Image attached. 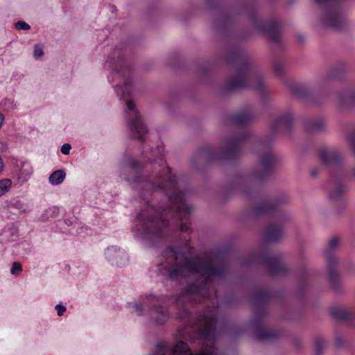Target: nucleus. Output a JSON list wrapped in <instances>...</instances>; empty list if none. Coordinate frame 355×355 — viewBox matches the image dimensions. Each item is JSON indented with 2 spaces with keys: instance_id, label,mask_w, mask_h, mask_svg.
<instances>
[{
  "instance_id": "f257e3e1",
  "label": "nucleus",
  "mask_w": 355,
  "mask_h": 355,
  "mask_svg": "<svg viewBox=\"0 0 355 355\" xmlns=\"http://www.w3.org/2000/svg\"><path fill=\"white\" fill-rule=\"evenodd\" d=\"M184 250L186 254L180 252L176 247L166 249L163 254L165 261L158 265V271L171 279H180L183 277H187L194 279L195 282L190 284L187 289L182 291L178 297L151 291L141 295V302H128V308L132 309L137 315H143L145 306H148L152 321L156 324H163L168 320L169 312L167 308L159 303L173 300L178 309L182 306L184 315H180L179 317L183 320L189 315L184 306L186 300L211 299V293H215L211 285L212 279L223 275L224 264L215 257L203 259L192 257L193 248L189 244L185 245Z\"/></svg>"
},
{
  "instance_id": "f03ea898",
  "label": "nucleus",
  "mask_w": 355,
  "mask_h": 355,
  "mask_svg": "<svg viewBox=\"0 0 355 355\" xmlns=\"http://www.w3.org/2000/svg\"><path fill=\"white\" fill-rule=\"evenodd\" d=\"M164 148L157 146L151 153L156 158L161 168L159 174L146 180L144 183L145 189L155 191L160 189L168 196L171 207H155L146 204L141 211L137 214L133 221L132 232L135 239L144 244H150L154 241L166 236L169 231L168 217H171V225L179 227L181 232H191V224L189 222L192 207L187 204V191L182 188V184L178 178L171 174V170L166 165L163 159Z\"/></svg>"
},
{
  "instance_id": "7ed1b4c3",
  "label": "nucleus",
  "mask_w": 355,
  "mask_h": 355,
  "mask_svg": "<svg viewBox=\"0 0 355 355\" xmlns=\"http://www.w3.org/2000/svg\"><path fill=\"white\" fill-rule=\"evenodd\" d=\"M216 324V317L211 311L200 316L194 324L187 325L178 332L182 338L191 340L190 333H192L202 341V347L196 354L192 353L186 343L178 340L173 343L166 341L158 343L154 352L150 355H216L214 348L217 337Z\"/></svg>"
},
{
  "instance_id": "20e7f679",
  "label": "nucleus",
  "mask_w": 355,
  "mask_h": 355,
  "mask_svg": "<svg viewBox=\"0 0 355 355\" xmlns=\"http://www.w3.org/2000/svg\"><path fill=\"white\" fill-rule=\"evenodd\" d=\"M104 67L107 70H111L107 78L109 82H114L115 78L123 82L124 88H121L119 85H113V87L119 98L125 102L129 117L128 123L132 136L137 139L144 140L147 128L136 110L134 103L128 101L131 93L132 80L130 69L124 61L121 51L118 49L113 50L105 61Z\"/></svg>"
},
{
  "instance_id": "39448f33",
  "label": "nucleus",
  "mask_w": 355,
  "mask_h": 355,
  "mask_svg": "<svg viewBox=\"0 0 355 355\" xmlns=\"http://www.w3.org/2000/svg\"><path fill=\"white\" fill-rule=\"evenodd\" d=\"M245 87L261 91L263 83L260 76L251 69L248 62L243 60L238 69L236 76L227 83L226 89L232 92Z\"/></svg>"
},
{
  "instance_id": "423d86ee",
  "label": "nucleus",
  "mask_w": 355,
  "mask_h": 355,
  "mask_svg": "<svg viewBox=\"0 0 355 355\" xmlns=\"http://www.w3.org/2000/svg\"><path fill=\"white\" fill-rule=\"evenodd\" d=\"M259 146L264 153L260 155L257 167L252 174L251 178L261 180H263L270 173L275 164V159L268 144L260 141Z\"/></svg>"
},
{
  "instance_id": "0eeeda50",
  "label": "nucleus",
  "mask_w": 355,
  "mask_h": 355,
  "mask_svg": "<svg viewBox=\"0 0 355 355\" xmlns=\"http://www.w3.org/2000/svg\"><path fill=\"white\" fill-rule=\"evenodd\" d=\"M287 218L282 213H275L271 222L267 226L265 230V239L268 241H277L282 234V227L286 222Z\"/></svg>"
},
{
  "instance_id": "6e6552de",
  "label": "nucleus",
  "mask_w": 355,
  "mask_h": 355,
  "mask_svg": "<svg viewBox=\"0 0 355 355\" xmlns=\"http://www.w3.org/2000/svg\"><path fill=\"white\" fill-rule=\"evenodd\" d=\"M105 259L112 266L123 267L128 263L126 252L116 245L107 247L104 251Z\"/></svg>"
},
{
  "instance_id": "1a4fd4ad",
  "label": "nucleus",
  "mask_w": 355,
  "mask_h": 355,
  "mask_svg": "<svg viewBox=\"0 0 355 355\" xmlns=\"http://www.w3.org/2000/svg\"><path fill=\"white\" fill-rule=\"evenodd\" d=\"M344 17L339 8L328 6L324 11L322 21L324 25L338 28L341 26Z\"/></svg>"
},
{
  "instance_id": "9d476101",
  "label": "nucleus",
  "mask_w": 355,
  "mask_h": 355,
  "mask_svg": "<svg viewBox=\"0 0 355 355\" xmlns=\"http://www.w3.org/2000/svg\"><path fill=\"white\" fill-rule=\"evenodd\" d=\"M339 244V239L338 238H333L329 243V245L325 250V254L327 257V264L329 272V277L331 281H334L337 279L338 272L334 268L337 259L332 254L331 251L336 248Z\"/></svg>"
},
{
  "instance_id": "9b49d317",
  "label": "nucleus",
  "mask_w": 355,
  "mask_h": 355,
  "mask_svg": "<svg viewBox=\"0 0 355 355\" xmlns=\"http://www.w3.org/2000/svg\"><path fill=\"white\" fill-rule=\"evenodd\" d=\"M256 27L259 31L266 33L272 40H277L279 27L277 21L273 20L267 24L259 21L256 24Z\"/></svg>"
},
{
  "instance_id": "f8f14e48",
  "label": "nucleus",
  "mask_w": 355,
  "mask_h": 355,
  "mask_svg": "<svg viewBox=\"0 0 355 355\" xmlns=\"http://www.w3.org/2000/svg\"><path fill=\"white\" fill-rule=\"evenodd\" d=\"M320 159L325 164H338L341 160V154L336 148H322L319 153Z\"/></svg>"
},
{
  "instance_id": "ddd939ff",
  "label": "nucleus",
  "mask_w": 355,
  "mask_h": 355,
  "mask_svg": "<svg viewBox=\"0 0 355 355\" xmlns=\"http://www.w3.org/2000/svg\"><path fill=\"white\" fill-rule=\"evenodd\" d=\"M248 137V132L247 131H243L232 138L230 140L227 141L225 143V148L227 151L232 155L235 154L238 150L239 149L242 143L245 140V139Z\"/></svg>"
},
{
  "instance_id": "4468645a",
  "label": "nucleus",
  "mask_w": 355,
  "mask_h": 355,
  "mask_svg": "<svg viewBox=\"0 0 355 355\" xmlns=\"http://www.w3.org/2000/svg\"><path fill=\"white\" fill-rule=\"evenodd\" d=\"M33 168L31 164L28 162H22L18 166V170L16 173V178L18 183L23 184L26 182L32 176Z\"/></svg>"
},
{
  "instance_id": "2eb2a0df",
  "label": "nucleus",
  "mask_w": 355,
  "mask_h": 355,
  "mask_svg": "<svg viewBox=\"0 0 355 355\" xmlns=\"http://www.w3.org/2000/svg\"><path fill=\"white\" fill-rule=\"evenodd\" d=\"M343 177H344V173L343 171H339L338 174L336 172L333 173V178L334 181L336 182L337 184L330 193V198L331 200H336L342 196L345 187L340 183L339 179Z\"/></svg>"
},
{
  "instance_id": "dca6fc26",
  "label": "nucleus",
  "mask_w": 355,
  "mask_h": 355,
  "mask_svg": "<svg viewBox=\"0 0 355 355\" xmlns=\"http://www.w3.org/2000/svg\"><path fill=\"white\" fill-rule=\"evenodd\" d=\"M253 118V114L249 110L240 111L231 116V121L236 125H244Z\"/></svg>"
},
{
  "instance_id": "f3484780",
  "label": "nucleus",
  "mask_w": 355,
  "mask_h": 355,
  "mask_svg": "<svg viewBox=\"0 0 355 355\" xmlns=\"http://www.w3.org/2000/svg\"><path fill=\"white\" fill-rule=\"evenodd\" d=\"M332 316L339 320H347L352 315V312L344 306H336L331 309Z\"/></svg>"
},
{
  "instance_id": "a211bd4d",
  "label": "nucleus",
  "mask_w": 355,
  "mask_h": 355,
  "mask_svg": "<svg viewBox=\"0 0 355 355\" xmlns=\"http://www.w3.org/2000/svg\"><path fill=\"white\" fill-rule=\"evenodd\" d=\"M18 236L17 230L15 227L4 229L0 234V241L3 243L14 241Z\"/></svg>"
},
{
  "instance_id": "6ab92c4d",
  "label": "nucleus",
  "mask_w": 355,
  "mask_h": 355,
  "mask_svg": "<svg viewBox=\"0 0 355 355\" xmlns=\"http://www.w3.org/2000/svg\"><path fill=\"white\" fill-rule=\"evenodd\" d=\"M267 261L270 272L272 274L279 273L283 271V265L282 264L278 256H270L268 257Z\"/></svg>"
},
{
  "instance_id": "aec40b11",
  "label": "nucleus",
  "mask_w": 355,
  "mask_h": 355,
  "mask_svg": "<svg viewBox=\"0 0 355 355\" xmlns=\"http://www.w3.org/2000/svg\"><path fill=\"white\" fill-rule=\"evenodd\" d=\"M293 120V114L290 112L283 116L277 117L273 122L272 126L274 129L281 127H289Z\"/></svg>"
},
{
  "instance_id": "412c9836",
  "label": "nucleus",
  "mask_w": 355,
  "mask_h": 355,
  "mask_svg": "<svg viewBox=\"0 0 355 355\" xmlns=\"http://www.w3.org/2000/svg\"><path fill=\"white\" fill-rule=\"evenodd\" d=\"M66 178L64 170L59 169L53 172L49 177V182L51 185L56 186L62 184Z\"/></svg>"
},
{
  "instance_id": "4be33fe9",
  "label": "nucleus",
  "mask_w": 355,
  "mask_h": 355,
  "mask_svg": "<svg viewBox=\"0 0 355 355\" xmlns=\"http://www.w3.org/2000/svg\"><path fill=\"white\" fill-rule=\"evenodd\" d=\"M139 165V163L136 159L131 157H128L120 166L121 176L123 175L122 171L128 169L135 170L138 168Z\"/></svg>"
},
{
  "instance_id": "5701e85b",
  "label": "nucleus",
  "mask_w": 355,
  "mask_h": 355,
  "mask_svg": "<svg viewBox=\"0 0 355 355\" xmlns=\"http://www.w3.org/2000/svg\"><path fill=\"white\" fill-rule=\"evenodd\" d=\"M58 213L59 209L58 207H51L44 210V213L41 214L39 218L42 221H47L50 218L56 217Z\"/></svg>"
},
{
  "instance_id": "b1692460",
  "label": "nucleus",
  "mask_w": 355,
  "mask_h": 355,
  "mask_svg": "<svg viewBox=\"0 0 355 355\" xmlns=\"http://www.w3.org/2000/svg\"><path fill=\"white\" fill-rule=\"evenodd\" d=\"M1 106L6 112H12L17 109V104L13 98H6L1 102Z\"/></svg>"
},
{
  "instance_id": "393cba45",
  "label": "nucleus",
  "mask_w": 355,
  "mask_h": 355,
  "mask_svg": "<svg viewBox=\"0 0 355 355\" xmlns=\"http://www.w3.org/2000/svg\"><path fill=\"white\" fill-rule=\"evenodd\" d=\"M12 184V182L10 179H2L0 180V196L7 192Z\"/></svg>"
},
{
  "instance_id": "a878e982",
  "label": "nucleus",
  "mask_w": 355,
  "mask_h": 355,
  "mask_svg": "<svg viewBox=\"0 0 355 355\" xmlns=\"http://www.w3.org/2000/svg\"><path fill=\"white\" fill-rule=\"evenodd\" d=\"M325 346V341L323 338L318 337L314 340V348L317 355H320Z\"/></svg>"
},
{
  "instance_id": "bb28decb",
  "label": "nucleus",
  "mask_w": 355,
  "mask_h": 355,
  "mask_svg": "<svg viewBox=\"0 0 355 355\" xmlns=\"http://www.w3.org/2000/svg\"><path fill=\"white\" fill-rule=\"evenodd\" d=\"M347 141L355 155V130L348 134ZM353 175L355 176V167L353 169Z\"/></svg>"
},
{
  "instance_id": "cd10ccee",
  "label": "nucleus",
  "mask_w": 355,
  "mask_h": 355,
  "mask_svg": "<svg viewBox=\"0 0 355 355\" xmlns=\"http://www.w3.org/2000/svg\"><path fill=\"white\" fill-rule=\"evenodd\" d=\"M44 55L43 46L40 44H35L33 49V57L36 60L40 59Z\"/></svg>"
},
{
  "instance_id": "c85d7f7f",
  "label": "nucleus",
  "mask_w": 355,
  "mask_h": 355,
  "mask_svg": "<svg viewBox=\"0 0 355 355\" xmlns=\"http://www.w3.org/2000/svg\"><path fill=\"white\" fill-rule=\"evenodd\" d=\"M22 271V266L19 262H14L10 268V273L13 275H18Z\"/></svg>"
},
{
  "instance_id": "c756f323",
  "label": "nucleus",
  "mask_w": 355,
  "mask_h": 355,
  "mask_svg": "<svg viewBox=\"0 0 355 355\" xmlns=\"http://www.w3.org/2000/svg\"><path fill=\"white\" fill-rule=\"evenodd\" d=\"M272 209L270 205L268 203H264L261 206H259L255 209V213L261 214L264 212H268Z\"/></svg>"
},
{
  "instance_id": "7c9ffc66",
  "label": "nucleus",
  "mask_w": 355,
  "mask_h": 355,
  "mask_svg": "<svg viewBox=\"0 0 355 355\" xmlns=\"http://www.w3.org/2000/svg\"><path fill=\"white\" fill-rule=\"evenodd\" d=\"M15 27L17 30L28 31L31 28V26L23 21H19L15 24Z\"/></svg>"
},
{
  "instance_id": "2f4dec72",
  "label": "nucleus",
  "mask_w": 355,
  "mask_h": 355,
  "mask_svg": "<svg viewBox=\"0 0 355 355\" xmlns=\"http://www.w3.org/2000/svg\"><path fill=\"white\" fill-rule=\"evenodd\" d=\"M55 309L56 310L57 315L58 316H62L67 311V307L61 304H56L55 306Z\"/></svg>"
},
{
  "instance_id": "473e14b6",
  "label": "nucleus",
  "mask_w": 355,
  "mask_h": 355,
  "mask_svg": "<svg viewBox=\"0 0 355 355\" xmlns=\"http://www.w3.org/2000/svg\"><path fill=\"white\" fill-rule=\"evenodd\" d=\"M323 126H324V123H323V121L322 120H318L317 121H315L313 125H312V127L311 128V130L315 131V130H320L323 128Z\"/></svg>"
},
{
  "instance_id": "72a5a7b5",
  "label": "nucleus",
  "mask_w": 355,
  "mask_h": 355,
  "mask_svg": "<svg viewBox=\"0 0 355 355\" xmlns=\"http://www.w3.org/2000/svg\"><path fill=\"white\" fill-rule=\"evenodd\" d=\"M71 149V146L68 143H65L61 146L60 151L62 154L67 155L70 153Z\"/></svg>"
},
{
  "instance_id": "f704fd0d",
  "label": "nucleus",
  "mask_w": 355,
  "mask_h": 355,
  "mask_svg": "<svg viewBox=\"0 0 355 355\" xmlns=\"http://www.w3.org/2000/svg\"><path fill=\"white\" fill-rule=\"evenodd\" d=\"M257 336L259 339H266L271 338L272 336L268 332L259 331L257 334Z\"/></svg>"
},
{
  "instance_id": "c9c22d12",
  "label": "nucleus",
  "mask_w": 355,
  "mask_h": 355,
  "mask_svg": "<svg viewBox=\"0 0 355 355\" xmlns=\"http://www.w3.org/2000/svg\"><path fill=\"white\" fill-rule=\"evenodd\" d=\"M5 122V116L4 114L0 111V130L3 127V125Z\"/></svg>"
},
{
  "instance_id": "e433bc0d",
  "label": "nucleus",
  "mask_w": 355,
  "mask_h": 355,
  "mask_svg": "<svg viewBox=\"0 0 355 355\" xmlns=\"http://www.w3.org/2000/svg\"><path fill=\"white\" fill-rule=\"evenodd\" d=\"M3 168H4V163H3V161L1 158V157L0 156V174L3 171Z\"/></svg>"
},
{
  "instance_id": "4c0bfd02",
  "label": "nucleus",
  "mask_w": 355,
  "mask_h": 355,
  "mask_svg": "<svg viewBox=\"0 0 355 355\" xmlns=\"http://www.w3.org/2000/svg\"><path fill=\"white\" fill-rule=\"evenodd\" d=\"M123 179L125 180V181H128V182H137L139 181V180L138 178H136V179H134V180H130L126 177L124 176Z\"/></svg>"
},
{
  "instance_id": "58836bf2",
  "label": "nucleus",
  "mask_w": 355,
  "mask_h": 355,
  "mask_svg": "<svg viewBox=\"0 0 355 355\" xmlns=\"http://www.w3.org/2000/svg\"><path fill=\"white\" fill-rule=\"evenodd\" d=\"M64 222L67 225H70L72 223L69 220H65Z\"/></svg>"
},
{
  "instance_id": "ea45409f",
  "label": "nucleus",
  "mask_w": 355,
  "mask_h": 355,
  "mask_svg": "<svg viewBox=\"0 0 355 355\" xmlns=\"http://www.w3.org/2000/svg\"><path fill=\"white\" fill-rule=\"evenodd\" d=\"M3 146V144L0 142V148Z\"/></svg>"
}]
</instances>
